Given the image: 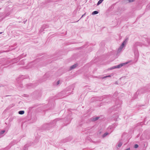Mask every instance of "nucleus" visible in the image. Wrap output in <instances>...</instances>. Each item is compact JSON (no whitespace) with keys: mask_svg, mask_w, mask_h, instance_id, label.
<instances>
[{"mask_svg":"<svg viewBox=\"0 0 150 150\" xmlns=\"http://www.w3.org/2000/svg\"><path fill=\"white\" fill-rule=\"evenodd\" d=\"M143 37L145 39V40L146 41L148 44H150V39L147 38V36L145 35H144Z\"/></svg>","mask_w":150,"mask_h":150,"instance_id":"0eeeda50","label":"nucleus"},{"mask_svg":"<svg viewBox=\"0 0 150 150\" xmlns=\"http://www.w3.org/2000/svg\"><path fill=\"white\" fill-rule=\"evenodd\" d=\"M10 13H7L6 15L5 16V17H6V16H8V15H10Z\"/></svg>","mask_w":150,"mask_h":150,"instance_id":"a878e982","label":"nucleus"},{"mask_svg":"<svg viewBox=\"0 0 150 150\" xmlns=\"http://www.w3.org/2000/svg\"><path fill=\"white\" fill-rule=\"evenodd\" d=\"M111 75H108V76H105L103 77H102V79H105L106 78H107V77H111Z\"/></svg>","mask_w":150,"mask_h":150,"instance_id":"a211bd4d","label":"nucleus"},{"mask_svg":"<svg viewBox=\"0 0 150 150\" xmlns=\"http://www.w3.org/2000/svg\"><path fill=\"white\" fill-rule=\"evenodd\" d=\"M98 12L97 11H93L92 13V15H96L98 14Z\"/></svg>","mask_w":150,"mask_h":150,"instance_id":"dca6fc26","label":"nucleus"},{"mask_svg":"<svg viewBox=\"0 0 150 150\" xmlns=\"http://www.w3.org/2000/svg\"><path fill=\"white\" fill-rule=\"evenodd\" d=\"M38 60H39V59H36L35 60L33 61V62H32L36 63V62H37L38 61Z\"/></svg>","mask_w":150,"mask_h":150,"instance_id":"5701e85b","label":"nucleus"},{"mask_svg":"<svg viewBox=\"0 0 150 150\" xmlns=\"http://www.w3.org/2000/svg\"><path fill=\"white\" fill-rule=\"evenodd\" d=\"M76 66H71L70 68V70H71L73 69H74L76 68Z\"/></svg>","mask_w":150,"mask_h":150,"instance_id":"6ab92c4d","label":"nucleus"},{"mask_svg":"<svg viewBox=\"0 0 150 150\" xmlns=\"http://www.w3.org/2000/svg\"><path fill=\"white\" fill-rule=\"evenodd\" d=\"M122 143L121 141H120L118 144V146L119 147L121 146L122 145Z\"/></svg>","mask_w":150,"mask_h":150,"instance_id":"f3484780","label":"nucleus"},{"mask_svg":"<svg viewBox=\"0 0 150 150\" xmlns=\"http://www.w3.org/2000/svg\"><path fill=\"white\" fill-rule=\"evenodd\" d=\"M2 33V32H0V34H1Z\"/></svg>","mask_w":150,"mask_h":150,"instance_id":"473e14b6","label":"nucleus"},{"mask_svg":"<svg viewBox=\"0 0 150 150\" xmlns=\"http://www.w3.org/2000/svg\"><path fill=\"white\" fill-rule=\"evenodd\" d=\"M85 14H86V13H85L84 14H83V15H82V16H81V18L82 17H83V16H84L85 15Z\"/></svg>","mask_w":150,"mask_h":150,"instance_id":"c756f323","label":"nucleus"},{"mask_svg":"<svg viewBox=\"0 0 150 150\" xmlns=\"http://www.w3.org/2000/svg\"><path fill=\"white\" fill-rule=\"evenodd\" d=\"M139 146L137 144H135L134 146V147L135 148H137Z\"/></svg>","mask_w":150,"mask_h":150,"instance_id":"4be33fe9","label":"nucleus"},{"mask_svg":"<svg viewBox=\"0 0 150 150\" xmlns=\"http://www.w3.org/2000/svg\"><path fill=\"white\" fill-rule=\"evenodd\" d=\"M109 134V133L107 132H106L105 133H104L103 136H102V137L103 138H104L108 134Z\"/></svg>","mask_w":150,"mask_h":150,"instance_id":"ddd939ff","label":"nucleus"},{"mask_svg":"<svg viewBox=\"0 0 150 150\" xmlns=\"http://www.w3.org/2000/svg\"><path fill=\"white\" fill-rule=\"evenodd\" d=\"M25 69H28V68H26V67H25Z\"/></svg>","mask_w":150,"mask_h":150,"instance_id":"2f4dec72","label":"nucleus"},{"mask_svg":"<svg viewBox=\"0 0 150 150\" xmlns=\"http://www.w3.org/2000/svg\"><path fill=\"white\" fill-rule=\"evenodd\" d=\"M5 132V130L1 131L0 132V135H1V134H3Z\"/></svg>","mask_w":150,"mask_h":150,"instance_id":"aec40b11","label":"nucleus"},{"mask_svg":"<svg viewBox=\"0 0 150 150\" xmlns=\"http://www.w3.org/2000/svg\"><path fill=\"white\" fill-rule=\"evenodd\" d=\"M28 76H23L22 75H20L19 76V77H18V78H17L16 79V80H18V79H19V78H21L22 77V78L23 79H25V78H28Z\"/></svg>","mask_w":150,"mask_h":150,"instance_id":"6e6552de","label":"nucleus"},{"mask_svg":"<svg viewBox=\"0 0 150 150\" xmlns=\"http://www.w3.org/2000/svg\"><path fill=\"white\" fill-rule=\"evenodd\" d=\"M147 8H150V3L147 5Z\"/></svg>","mask_w":150,"mask_h":150,"instance_id":"b1692460","label":"nucleus"},{"mask_svg":"<svg viewBox=\"0 0 150 150\" xmlns=\"http://www.w3.org/2000/svg\"><path fill=\"white\" fill-rule=\"evenodd\" d=\"M132 64H130V65H132Z\"/></svg>","mask_w":150,"mask_h":150,"instance_id":"72a5a7b5","label":"nucleus"},{"mask_svg":"<svg viewBox=\"0 0 150 150\" xmlns=\"http://www.w3.org/2000/svg\"><path fill=\"white\" fill-rule=\"evenodd\" d=\"M60 83V80H59L57 81V85L59 84Z\"/></svg>","mask_w":150,"mask_h":150,"instance_id":"393cba45","label":"nucleus"},{"mask_svg":"<svg viewBox=\"0 0 150 150\" xmlns=\"http://www.w3.org/2000/svg\"><path fill=\"white\" fill-rule=\"evenodd\" d=\"M52 126L51 125L48 124H45L43 125V127L44 129H49L50 127H52Z\"/></svg>","mask_w":150,"mask_h":150,"instance_id":"20e7f679","label":"nucleus"},{"mask_svg":"<svg viewBox=\"0 0 150 150\" xmlns=\"http://www.w3.org/2000/svg\"><path fill=\"white\" fill-rule=\"evenodd\" d=\"M24 111L23 110H21L18 112V113L20 115H23L24 113Z\"/></svg>","mask_w":150,"mask_h":150,"instance_id":"4468645a","label":"nucleus"},{"mask_svg":"<svg viewBox=\"0 0 150 150\" xmlns=\"http://www.w3.org/2000/svg\"><path fill=\"white\" fill-rule=\"evenodd\" d=\"M132 62V60H129L126 62L120 64H118V65H117V66H125L126 64H128V63H129Z\"/></svg>","mask_w":150,"mask_h":150,"instance_id":"39448f33","label":"nucleus"},{"mask_svg":"<svg viewBox=\"0 0 150 150\" xmlns=\"http://www.w3.org/2000/svg\"><path fill=\"white\" fill-rule=\"evenodd\" d=\"M130 150V148H127V149H126L125 150Z\"/></svg>","mask_w":150,"mask_h":150,"instance_id":"c85d7f7f","label":"nucleus"},{"mask_svg":"<svg viewBox=\"0 0 150 150\" xmlns=\"http://www.w3.org/2000/svg\"><path fill=\"white\" fill-rule=\"evenodd\" d=\"M27 21V20H25V21H23V23H24V24H25V23Z\"/></svg>","mask_w":150,"mask_h":150,"instance_id":"cd10ccee","label":"nucleus"},{"mask_svg":"<svg viewBox=\"0 0 150 150\" xmlns=\"http://www.w3.org/2000/svg\"><path fill=\"white\" fill-rule=\"evenodd\" d=\"M43 78L44 79L49 78V77L48 76V74L47 73H46L43 76Z\"/></svg>","mask_w":150,"mask_h":150,"instance_id":"9b49d317","label":"nucleus"},{"mask_svg":"<svg viewBox=\"0 0 150 150\" xmlns=\"http://www.w3.org/2000/svg\"><path fill=\"white\" fill-rule=\"evenodd\" d=\"M48 27H49V26L45 24V25H43L41 27V28L40 30V32H42L43 31H44V30L45 29L48 28Z\"/></svg>","mask_w":150,"mask_h":150,"instance_id":"7ed1b4c3","label":"nucleus"},{"mask_svg":"<svg viewBox=\"0 0 150 150\" xmlns=\"http://www.w3.org/2000/svg\"><path fill=\"white\" fill-rule=\"evenodd\" d=\"M142 89H141L140 90H138L137 91V92L135 94L134 96L133 97L135 99V98H137V95L139 94V93L140 92H141V91H142Z\"/></svg>","mask_w":150,"mask_h":150,"instance_id":"423d86ee","label":"nucleus"},{"mask_svg":"<svg viewBox=\"0 0 150 150\" xmlns=\"http://www.w3.org/2000/svg\"><path fill=\"white\" fill-rule=\"evenodd\" d=\"M10 96L9 95H7V96H5V97H7V96Z\"/></svg>","mask_w":150,"mask_h":150,"instance_id":"7c9ffc66","label":"nucleus"},{"mask_svg":"<svg viewBox=\"0 0 150 150\" xmlns=\"http://www.w3.org/2000/svg\"><path fill=\"white\" fill-rule=\"evenodd\" d=\"M33 86V84L30 83V84H28L27 85V86L28 87V88H29V86Z\"/></svg>","mask_w":150,"mask_h":150,"instance_id":"412c9836","label":"nucleus"},{"mask_svg":"<svg viewBox=\"0 0 150 150\" xmlns=\"http://www.w3.org/2000/svg\"><path fill=\"white\" fill-rule=\"evenodd\" d=\"M144 44L142 43L141 42H136L134 44V47L133 48V50L134 51V53L136 56L138 57L139 55V53L138 51L137 50L136 47L137 46H142L144 45Z\"/></svg>","mask_w":150,"mask_h":150,"instance_id":"f257e3e1","label":"nucleus"},{"mask_svg":"<svg viewBox=\"0 0 150 150\" xmlns=\"http://www.w3.org/2000/svg\"><path fill=\"white\" fill-rule=\"evenodd\" d=\"M104 0H99L97 4V5H98L100 4Z\"/></svg>","mask_w":150,"mask_h":150,"instance_id":"2eb2a0df","label":"nucleus"},{"mask_svg":"<svg viewBox=\"0 0 150 150\" xmlns=\"http://www.w3.org/2000/svg\"><path fill=\"white\" fill-rule=\"evenodd\" d=\"M99 118V117H93L91 118L92 120L93 121H95L97 120Z\"/></svg>","mask_w":150,"mask_h":150,"instance_id":"9d476101","label":"nucleus"},{"mask_svg":"<svg viewBox=\"0 0 150 150\" xmlns=\"http://www.w3.org/2000/svg\"><path fill=\"white\" fill-rule=\"evenodd\" d=\"M122 66H113L111 67L110 69H109L108 70H112L116 68H120Z\"/></svg>","mask_w":150,"mask_h":150,"instance_id":"1a4fd4ad","label":"nucleus"},{"mask_svg":"<svg viewBox=\"0 0 150 150\" xmlns=\"http://www.w3.org/2000/svg\"><path fill=\"white\" fill-rule=\"evenodd\" d=\"M78 65H80L79 64H78L77 63H76V64H74V65H73L72 66H78Z\"/></svg>","mask_w":150,"mask_h":150,"instance_id":"bb28decb","label":"nucleus"},{"mask_svg":"<svg viewBox=\"0 0 150 150\" xmlns=\"http://www.w3.org/2000/svg\"><path fill=\"white\" fill-rule=\"evenodd\" d=\"M28 146V145L26 144L23 147V150H27Z\"/></svg>","mask_w":150,"mask_h":150,"instance_id":"f8f14e48","label":"nucleus"},{"mask_svg":"<svg viewBox=\"0 0 150 150\" xmlns=\"http://www.w3.org/2000/svg\"><path fill=\"white\" fill-rule=\"evenodd\" d=\"M128 40V38H127L122 43L121 45L120 46V47L118 49L117 52V53H119L121 52L123 48L124 47L125 45L127 43Z\"/></svg>","mask_w":150,"mask_h":150,"instance_id":"f03ea898","label":"nucleus"}]
</instances>
